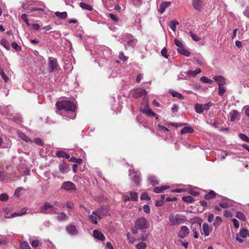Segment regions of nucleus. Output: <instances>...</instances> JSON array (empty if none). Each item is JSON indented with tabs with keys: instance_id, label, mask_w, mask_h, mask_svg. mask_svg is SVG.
<instances>
[{
	"instance_id": "obj_1",
	"label": "nucleus",
	"mask_w": 249,
	"mask_h": 249,
	"mask_svg": "<svg viewBox=\"0 0 249 249\" xmlns=\"http://www.w3.org/2000/svg\"><path fill=\"white\" fill-rule=\"evenodd\" d=\"M56 106L59 110H66L71 112H75L76 108L74 102L68 100L57 102Z\"/></svg>"
},
{
	"instance_id": "obj_2",
	"label": "nucleus",
	"mask_w": 249,
	"mask_h": 249,
	"mask_svg": "<svg viewBox=\"0 0 249 249\" xmlns=\"http://www.w3.org/2000/svg\"><path fill=\"white\" fill-rule=\"evenodd\" d=\"M169 220L171 226L181 224L187 220L185 216L180 214L170 215L169 217Z\"/></svg>"
},
{
	"instance_id": "obj_3",
	"label": "nucleus",
	"mask_w": 249,
	"mask_h": 249,
	"mask_svg": "<svg viewBox=\"0 0 249 249\" xmlns=\"http://www.w3.org/2000/svg\"><path fill=\"white\" fill-rule=\"evenodd\" d=\"M92 214L97 216L99 219H101L103 217L110 215L108 207L107 206H102L98 210L93 211Z\"/></svg>"
},
{
	"instance_id": "obj_4",
	"label": "nucleus",
	"mask_w": 249,
	"mask_h": 249,
	"mask_svg": "<svg viewBox=\"0 0 249 249\" xmlns=\"http://www.w3.org/2000/svg\"><path fill=\"white\" fill-rule=\"evenodd\" d=\"M135 228L140 230L146 229L148 228V223L144 217H139L136 221Z\"/></svg>"
},
{
	"instance_id": "obj_5",
	"label": "nucleus",
	"mask_w": 249,
	"mask_h": 249,
	"mask_svg": "<svg viewBox=\"0 0 249 249\" xmlns=\"http://www.w3.org/2000/svg\"><path fill=\"white\" fill-rule=\"evenodd\" d=\"M49 70L51 72H53L55 70H57L58 66V62L56 58L50 57L49 58Z\"/></svg>"
},
{
	"instance_id": "obj_6",
	"label": "nucleus",
	"mask_w": 249,
	"mask_h": 249,
	"mask_svg": "<svg viewBox=\"0 0 249 249\" xmlns=\"http://www.w3.org/2000/svg\"><path fill=\"white\" fill-rule=\"evenodd\" d=\"M248 231L244 228H241L238 233L236 234V239L239 243L244 242V240L242 238H246L248 236Z\"/></svg>"
},
{
	"instance_id": "obj_7",
	"label": "nucleus",
	"mask_w": 249,
	"mask_h": 249,
	"mask_svg": "<svg viewBox=\"0 0 249 249\" xmlns=\"http://www.w3.org/2000/svg\"><path fill=\"white\" fill-rule=\"evenodd\" d=\"M190 233L189 228L186 226H183L180 228V230L178 233V236L180 238H184L186 237Z\"/></svg>"
},
{
	"instance_id": "obj_8",
	"label": "nucleus",
	"mask_w": 249,
	"mask_h": 249,
	"mask_svg": "<svg viewBox=\"0 0 249 249\" xmlns=\"http://www.w3.org/2000/svg\"><path fill=\"white\" fill-rule=\"evenodd\" d=\"M192 5L196 10L200 11L204 7V0H192Z\"/></svg>"
},
{
	"instance_id": "obj_9",
	"label": "nucleus",
	"mask_w": 249,
	"mask_h": 249,
	"mask_svg": "<svg viewBox=\"0 0 249 249\" xmlns=\"http://www.w3.org/2000/svg\"><path fill=\"white\" fill-rule=\"evenodd\" d=\"M61 189L67 191L75 190L76 188L74 183L71 181H66L63 183Z\"/></svg>"
},
{
	"instance_id": "obj_10",
	"label": "nucleus",
	"mask_w": 249,
	"mask_h": 249,
	"mask_svg": "<svg viewBox=\"0 0 249 249\" xmlns=\"http://www.w3.org/2000/svg\"><path fill=\"white\" fill-rule=\"evenodd\" d=\"M66 230L67 233L71 235H76L78 231L74 225L72 224L69 225L66 227Z\"/></svg>"
},
{
	"instance_id": "obj_11",
	"label": "nucleus",
	"mask_w": 249,
	"mask_h": 249,
	"mask_svg": "<svg viewBox=\"0 0 249 249\" xmlns=\"http://www.w3.org/2000/svg\"><path fill=\"white\" fill-rule=\"evenodd\" d=\"M93 234L94 238L100 241H103L106 240L105 236L104 234L98 230H94L93 231Z\"/></svg>"
},
{
	"instance_id": "obj_12",
	"label": "nucleus",
	"mask_w": 249,
	"mask_h": 249,
	"mask_svg": "<svg viewBox=\"0 0 249 249\" xmlns=\"http://www.w3.org/2000/svg\"><path fill=\"white\" fill-rule=\"evenodd\" d=\"M147 92L144 89H137L135 90L133 96L136 98H139L142 96H146Z\"/></svg>"
},
{
	"instance_id": "obj_13",
	"label": "nucleus",
	"mask_w": 249,
	"mask_h": 249,
	"mask_svg": "<svg viewBox=\"0 0 249 249\" xmlns=\"http://www.w3.org/2000/svg\"><path fill=\"white\" fill-rule=\"evenodd\" d=\"M137 173V172H131L129 174V177L136 185H138L140 182V178Z\"/></svg>"
},
{
	"instance_id": "obj_14",
	"label": "nucleus",
	"mask_w": 249,
	"mask_h": 249,
	"mask_svg": "<svg viewBox=\"0 0 249 249\" xmlns=\"http://www.w3.org/2000/svg\"><path fill=\"white\" fill-rule=\"evenodd\" d=\"M213 79L217 83L218 86H224L226 84L225 79L221 76H214Z\"/></svg>"
},
{
	"instance_id": "obj_15",
	"label": "nucleus",
	"mask_w": 249,
	"mask_h": 249,
	"mask_svg": "<svg viewBox=\"0 0 249 249\" xmlns=\"http://www.w3.org/2000/svg\"><path fill=\"white\" fill-rule=\"evenodd\" d=\"M52 205L48 202H46L44 203L43 205L40 207L39 212L47 214L48 211Z\"/></svg>"
},
{
	"instance_id": "obj_16",
	"label": "nucleus",
	"mask_w": 249,
	"mask_h": 249,
	"mask_svg": "<svg viewBox=\"0 0 249 249\" xmlns=\"http://www.w3.org/2000/svg\"><path fill=\"white\" fill-rule=\"evenodd\" d=\"M211 230H210L208 224L206 223H204L202 225V233H203L205 236H208L210 234V232Z\"/></svg>"
},
{
	"instance_id": "obj_17",
	"label": "nucleus",
	"mask_w": 249,
	"mask_h": 249,
	"mask_svg": "<svg viewBox=\"0 0 249 249\" xmlns=\"http://www.w3.org/2000/svg\"><path fill=\"white\" fill-rule=\"evenodd\" d=\"M170 2L165 1L162 2L160 5L159 12L161 14L163 13L165 11V9L169 7L170 6Z\"/></svg>"
},
{
	"instance_id": "obj_18",
	"label": "nucleus",
	"mask_w": 249,
	"mask_h": 249,
	"mask_svg": "<svg viewBox=\"0 0 249 249\" xmlns=\"http://www.w3.org/2000/svg\"><path fill=\"white\" fill-rule=\"evenodd\" d=\"M239 116L240 114L239 112L236 110H233L230 113V119L231 122L234 121L238 119Z\"/></svg>"
},
{
	"instance_id": "obj_19",
	"label": "nucleus",
	"mask_w": 249,
	"mask_h": 249,
	"mask_svg": "<svg viewBox=\"0 0 249 249\" xmlns=\"http://www.w3.org/2000/svg\"><path fill=\"white\" fill-rule=\"evenodd\" d=\"M216 196V193L213 190H211L209 193L204 196V198L206 200H210L214 198Z\"/></svg>"
},
{
	"instance_id": "obj_20",
	"label": "nucleus",
	"mask_w": 249,
	"mask_h": 249,
	"mask_svg": "<svg viewBox=\"0 0 249 249\" xmlns=\"http://www.w3.org/2000/svg\"><path fill=\"white\" fill-rule=\"evenodd\" d=\"M169 188V187L168 186H166V185L157 187H155L153 189V192L155 193H160L163 191L166 190V189H168Z\"/></svg>"
},
{
	"instance_id": "obj_21",
	"label": "nucleus",
	"mask_w": 249,
	"mask_h": 249,
	"mask_svg": "<svg viewBox=\"0 0 249 249\" xmlns=\"http://www.w3.org/2000/svg\"><path fill=\"white\" fill-rule=\"evenodd\" d=\"M194 129L190 126L184 127L180 132V134L182 135L185 133H192Z\"/></svg>"
},
{
	"instance_id": "obj_22",
	"label": "nucleus",
	"mask_w": 249,
	"mask_h": 249,
	"mask_svg": "<svg viewBox=\"0 0 249 249\" xmlns=\"http://www.w3.org/2000/svg\"><path fill=\"white\" fill-rule=\"evenodd\" d=\"M178 52L185 56H189L190 55V53L186 49H185L183 46L181 47L180 48L178 49Z\"/></svg>"
},
{
	"instance_id": "obj_23",
	"label": "nucleus",
	"mask_w": 249,
	"mask_h": 249,
	"mask_svg": "<svg viewBox=\"0 0 249 249\" xmlns=\"http://www.w3.org/2000/svg\"><path fill=\"white\" fill-rule=\"evenodd\" d=\"M56 155L58 157L65 158L66 159H69L70 158V156L68 154L63 151H57Z\"/></svg>"
},
{
	"instance_id": "obj_24",
	"label": "nucleus",
	"mask_w": 249,
	"mask_h": 249,
	"mask_svg": "<svg viewBox=\"0 0 249 249\" xmlns=\"http://www.w3.org/2000/svg\"><path fill=\"white\" fill-rule=\"evenodd\" d=\"M129 196L131 201H137L138 200V194L135 192H129Z\"/></svg>"
},
{
	"instance_id": "obj_25",
	"label": "nucleus",
	"mask_w": 249,
	"mask_h": 249,
	"mask_svg": "<svg viewBox=\"0 0 249 249\" xmlns=\"http://www.w3.org/2000/svg\"><path fill=\"white\" fill-rule=\"evenodd\" d=\"M55 15L56 17L59 18L61 19H66L67 17V13L66 12H56Z\"/></svg>"
},
{
	"instance_id": "obj_26",
	"label": "nucleus",
	"mask_w": 249,
	"mask_h": 249,
	"mask_svg": "<svg viewBox=\"0 0 249 249\" xmlns=\"http://www.w3.org/2000/svg\"><path fill=\"white\" fill-rule=\"evenodd\" d=\"M201 71L200 68L196 69L195 71H189L187 72V74L192 76L193 77L196 76L197 74L200 73Z\"/></svg>"
},
{
	"instance_id": "obj_27",
	"label": "nucleus",
	"mask_w": 249,
	"mask_h": 249,
	"mask_svg": "<svg viewBox=\"0 0 249 249\" xmlns=\"http://www.w3.org/2000/svg\"><path fill=\"white\" fill-rule=\"evenodd\" d=\"M0 43L2 45L6 50H9L10 49V44L5 39H2Z\"/></svg>"
},
{
	"instance_id": "obj_28",
	"label": "nucleus",
	"mask_w": 249,
	"mask_h": 249,
	"mask_svg": "<svg viewBox=\"0 0 249 249\" xmlns=\"http://www.w3.org/2000/svg\"><path fill=\"white\" fill-rule=\"evenodd\" d=\"M195 111L197 113L200 114L204 111L203 108H202V104H199L197 103L195 105Z\"/></svg>"
},
{
	"instance_id": "obj_29",
	"label": "nucleus",
	"mask_w": 249,
	"mask_h": 249,
	"mask_svg": "<svg viewBox=\"0 0 249 249\" xmlns=\"http://www.w3.org/2000/svg\"><path fill=\"white\" fill-rule=\"evenodd\" d=\"M179 24V22L177 21L172 20L169 23V26L172 30L175 32L176 30V26Z\"/></svg>"
},
{
	"instance_id": "obj_30",
	"label": "nucleus",
	"mask_w": 249,
	"mask_h": 249,
	"mask_svg": "<svg viewBox=\"0 0 249 249\" xmlns=\"http://www.w3.org/2000/svg\"><path fill=\"white\" fill-rule=\"evenodd\" d=\"M80 6L83 9L88 10L89 11L92 10V7L90 5L86 4L84 2H81L80 3Z\"/></svg>"
},
{
	"instance_id": "obj_31",
	"label": "nucleus",
	"mask_w": 249,
	"mask_h": 249,
	"mask_svg": "<svg viewBox=\"0 0 249 249\" xmlns=\"http://www.w3.org/2000/svg\"><path fill=\"white\" fill-rule=\"evenodd\" d=\"M58 213V210L56 208L54 207L53 205H52L48 211V213L47 214H57Z\"/></svg>"
},
{
	"instance_id": "obj_32",
	"label": "nucleus",
	"mask_w": 249,
	"mask_h": 249,
	"mask_svg": "<svg viewBox=\"0 0 249 249\" xmlns=\"http://www.w3.org/2000/svg\"><path fill=\"white\" fill-rule=\"evenodd\" d=\"M222 222V219L220 216H216L215 222L213 223V225L215 228L218 227Z\"/></svg>"
},
{
	"instance_id": "obj_33",
	"label": "nucleus",
	"mask_w": 249,
	"mask_h": 249,
	"mask_svg": "<svg viewBox=\"0 0 249 249\" xmlns=\"http://www.w3.org/2000/svg\"><path fill=\"white\" fill-rule=\"evenodd\" d=\"M89 219L90 221L94 224H97V220L99 219L97 216H96L95 214H93L92 213L91 215L89 216Z\"/></svg>"
},
{
	"instance_id": "obj_34",
	"label": "nucleus",
	"mask_w": 249,
	"mask_h": 249,
	"mask_svg": "<svg viewBox=\"0 0 249 249\" xmlns=\"http://www.w3.org/2000/svg\"><path fill=\"white\" fill-rule=\"evenodd\" d=\"M182 200L185 202L192 203L194 201L195 198L193 196H188L182 197Z\"/></svg>"
},
{
	"instance_id": "obj_35",
	"label": "nucleus",
	"mask_w": 249,
	"mask_h": 249,
	"mask_svg": "<svg viewBox=\"0 0 249 249\" xmlns=\"http://www.w3.org/2000/svg\"><path fill=\"white\" fill-rule=\"evenodd\" d=\"M20 249H32L26 241H23L20 243Z\"/></svg>"
},
{
	"instance_id": "obj_36",
	"label": "nucleus",
	"mask_w": 249,
	"mask_h": 249,
	"mask_svg": "<svg viewBox=\"0 0 249 249\" xmlns=\"http://www.w3.org/2000/svg\"><path fill=\"white\" fill-rule=\"evenodd\" d=\"M67 215L64 212L60 213L57 216V219L59 221L64 220L67 219Z\"/></svg>"
},
{
	"instance_id": "obj_37",
	"label": "nucleus",
	"mask_w": 249,
	"mask_h": 249,
	"mask_svg": "<svg viewBox=\"0 0 249 249\" xmlns=\"http://www.w3.org/2000/svg\"><path fill=\"white\" fill-rule=\"evenodd\" d=\"M196 227H195L192 230V232H193V236H194V238H195L196 239L198 237V234L197 233V231L198 229V228H200L201 224L197 225Z\"/></svg>"
},
{
	"instance_id": "obj_38",
	"label": "nucleus",
	"mask_w": 249,
	"mask_h": 249,
	"mask_svg": "<svg viewBox=\"0 0 249 249\" xmlns=\"http://www.w3.org/2000/svg\"><path fill=\"white\" fill-rule=\"evenodd\" d=\"M200 80L203 83H208L210 84H212L213 83V81L212 80L208 78L206 76L201 77L200 78Z\"/></svg>"
},
{
	"instance_id": "obj_39",
	"label": "nucleus",
	"mask_w": 249,
	"mask_h": 249,
	"mask_svg": "<svg viewBox=\"0 0 249 249\" xmlns=\"http://www.w3.org/2000/svg\"><path fill=\"white\" fill-rule=\"evenodd\" d=\"M24 212H22L21 213H13L12 214H11V215L10 217H5V218H13L16 216H21V215L26 213L27 209L24 208Z\"/></svg>"
},
{
	"instance_id": "obj_40",
	"label": "nucleus",
	"mask_w": 249,
	"mask_h": 249,
	"mask_svg": "<svg viewBox=\"0 0 249 249\" xmlns=\"http://www.w3.org/2000/svg\"><path fill=\"white\" fill-rule=\"evenodd\" d=\"M236 217L243 221H245L246 220L245 215L241 212H237Z\"/></svg>"
},
{
	"instance_id": "obj_41",
	"label": "nucleus",
	"mask_w": 249,
	"mask_h": 249,
	"mask_svg": "<svg viewBox=\"0 0 249 249\" xmlns=\"http://www.w3.org/2000/svg\"><path fill=\"white\" fill-rule=\"evenodd\" d=\"M18 136L20 138H21L24 141L28 142L30 141V139L29 137H28L24 133L22 132H20L18 133Z\"/></svg>"
},
{
	"instance_id": "obj_42",
	"label": "nucleus",
	"mask_w": 249,
	"mask_h": 249,
	"mask_svg": "<svg viewBox=\"0 0 249 249\" xmlns=\"http://www.w3.org/2000/svg\"><path fill=\"white\" fill-rule=\"evenodd\" d=\"M171 93H172V95L173 96V97H177L179 99H184L183 95L181 93H178L177 91H172L171 92Z\"/></svg>"
},
{
	"instance_id": "obj_43",
	"label": "nucleus",
	"mask_w": 249,
	"mask_h": 249,
	"mask_svg": "<svg viewBox=\"0 0 249 249\" xmlns=\"http://www.w3.org/2000/svg\"><path fill=\"white\" fill-rule=\"evenodd\" d=\"M218 87V94L219 95L222 96L223 95V94L225 92L226 89L225 87H223V86Z\"/></svg>"
},
{
	"instance_id": "obj_44",
	"label": "nucleus",
	"mask_w": 249,
	"mask_h": 249,
	"mask_svg": "<svg viewBox=\"0 0 249 249\" xmlns=\"http://www.w3.org/2000/svg\"><path fill=\"white\" fill-rule=\"evenodd\" d=\"M137 249H145L146 248V243L141 242L139 243L136 245Z\"/></svg>"
},
{
	"instance_id": "obj_45",
	"label": "nucleus",
	"mask_w": 249,
	"mask_h": 249,
	"mask_svg": "<svg viewBox=\"0 0 249 249\" xmlns=\"http://www.w3.org/2000/svg\"><path fill=\"white\" fill-rule=\"evenodd\" d=\"M141 199L142 200H150L151 199V197L148 196L147 193L145 192L141 195Z\"/></svg>"
},
{
	"instance_id": "obj_46",
	"label": "nucleus",
	"mask_w": 249,
	"mask_h": 249,
	"mask_svg": "<svg viewBox=\"0 0 249 249\" xmlns=\"http://www.w3.org/2000/svg\"><path fill=\"white\" fill-rule=\"evenodd\" d=\"M239 137L242 141L249 142V138L246 135L240 133L239 135Z\"/></svg>"
},
{
	"instance_id": "obj_47",
	"label": "nucleus",
	"mask_w": 249,
	"mask_h": 249,
	"mask_svg": "<svg viewBox=\"0 0 249 249\" xmlns=\"http://www.w3.org/2000/svg\"><path fill=\"white\" fill-rule=\"evenodd\" d=\"M192 38L195 41H199L201 38L200 37L197 36V35L194 34L192 32L190 31L189 33Z\"/></svg>"
},
{
	"instance_id": "obj_48",
	"label": "nucleus",
	"mask_w": 249,
	"mask_h": 249,
	"mask_svg": "<svg viewBox=\"0 0 249 249\" xmlns=\"http://www.w3.org/2000/svg\"><path fill=\"white\" fill-rule=\"evenodd\" d=\"M145 113L148 116H154L156 117L157 115L156 113L153 112L151 109H149L144 111Z\"/></svg>"
},
{
	"instance_id": "obj_49",
	"label": "nucleus",
	"mask_w": 249,
	"mask_h": 249,
	"mask_svg": "<svg viewBox=\"0 0 249 249\" xmlns=\"http://www.w3.org/2000/svg\"><path fill=\"white\" fill-rule=\"evenodd\" d=\"M12 47L16 51H20L21 50V47L19 46L16 42H14L12 43Z\"/></svg>"
},
{
	"instance_id": "obj_50",
	"label": "nucleus",
	"mask_w": 249,
	"mask_h": 249,
	"mask_svg": "<svg viewBox=\"0 0 249 249\" xmlns=\"http://www.w3.org/2000/svg\"><path fill=\"white\" fill-rule=\"evenodd\" d=\"M9 196L7 194L4 193L0 195V200L6 201L8 199Z\"/></svg>"
},
{
	"instance_id": "obj_51",
	"label": "nucleus",
	"mask_w": 249,
	"mask_h": 249,
	"mask_svg": "<svg viewBox=\"0 0 249 249\" xmlns=\"http://www.w3.org/2000/svg\"><path fill=\"white\" fill-rule=\"evenodd\" d=\"M212 105H213V104L211 102H209L206 104L202 105V108H203V111L208 110L210 108V107L212 106Z\"/></svg>"
},
{
	"instance_id": "obj_52",
	"label": "nucleus",
	"mask_w": 249,
	"mask_h": 249,
	"mask_svg": "<svg viewBox=\"0 0 249 249\" xmlns=\"http://www.w3.org/2000/svg\"><path fill=\"white\" fill-rule=\"evenodd\" d=\"M33 248H36L38 246L39 244V241L38 240H34L30 242Z\"/></svg>"
},
{
	"instance_id": "obj_53",
	"label": "nucleus",
	"mask_w": 249,
	"mask_h": 249,
	"mask_svg": "<svg viewBox=\"0 0 249 249\" xmlns=\"http://www.w3.org/2000/svg\"><path fill=\"white\" fill-rule=\"evenodd\" d=\"M34 142L40 146H42L43 145V142L40 138H36L34 141Z\"/></svg>"
},
{
	"instance_id": "obj_54",
	"label": "nucleus",
	"mask_w": 249,
	"mask_h": 249,
	"mask_svg": "<svg viewBox=\"0 0 249 249\" xmlns=\"http://www.w3.org/2000/svg\"><path fill=\"white\" fill-rule=\"evenodd\" d=\"M0 75L1 78L4 80L5 82H7L8 80V78L7 75L5 74L3 71H0Z\"/></svg>"
},
{
	"instance_id": "obj_55",
	"label": "nucleus",
	"mask_w": 249,
	"mask_h": 249,
	"mask_svg": "<svg viewBox=\"0 0 249 249\" xmlns=\"http://www.w3.org/2000/svg\"><path fill=\"white\" fill-rule=\"evenodd\" d=\"M175 43L177 46L178 48H180L181 47L183 46V45L181 41L178 40V39H175Z\"/></svg>"
},
{
	"instance_id": "obj_56",
	"label": "nucleus",
	"mask_w": 249,
	"mask_h": 249,
	"mask_svg": "<svg viewBox=\"0 0 249 249\" xmlns=\"http://www.w3.org/2000/svg\"><path fill=\"white\" fill-rule=\"evenodd\" d=\"M149 180L151 184H152L153 185H155L156 184H158V181L155 179V178L154 177H150L149 178Z\"/></svg>"
},
{
	"instance_id": "obj_57",
	"label": "nucleus",
	"mask_w": 249,
	"mask_h": 249,
	"mask_svg": "<svg viewBox=\"0 0 249 249\" xmlns=\"http://www.w3.org/2000/svg\"><path fill=\"white\" fill-rule=\"evenodd\" d=\"M23 189L22 187H18L17 188L15 191L14 195L17 196H20V192Z\"/></svg>"
},
{
	"instance_id": "obj_58",
	"label": "nucleus",
	"mask_w": 249,
	"mask_h": 249,
	"mask_svg": "<svg viewBox=\"0 0 249 249\" xmlns=\"http://www.w3.org/2000/svg\"><path fill=\"white\" fill-rule=\"evenodd\" d=\"M119 57V58L121 60H123L124 61H126L127 59V58H128L127 57H126L124 55V53L123 52H120V53Z\"/></svg>"
},
{
	"instance_id": "obj_59",
	"label": "nucleus",
	"mask_w": 249,
	"mask_h": 249,
	"mask_svg": "<svg viewBox=\"0 0 249 249\" xmlns=\"http://www.w3.org/2000/svg\"><path fill=\"white\" fill-rule=\"evenodd\" d=\"M186 191V189L185 188L175 189L172 191L174 193H182Z\"/></svg>"
},
{
	"instance_id": "obj_60",
	"label": "nucleus",
	"mask_w": 249,
	"mask_h": 249,
	"mask_svg": "<svg viewBox=\"0 0 249 249\" xmlns=\"http://www.w3.org/2000/svg\"><path fill=\"white\" fill-rule=\"evenodd\" d=\"M27 15L26 14H23L21 15L20 18L22 20L24 21L27 24L29 25V23H28L29 20L27 18Z\"/></svg>"
},
{
	"instance_id": "obj_61",
	"label": "nucleus",
	"mask_w": 249,
	"mask_h": 249,
	"mask_svg": "<svg viewBox=\"0 0 249 249\" xmlns=\"http://www.w3.org/2000/svg\"><path fill=\"white\" fill-rule=\"evenodd\" d=\"M161 53L163 56L165 58L168 57L167 50L165 48H164L161 51Z\"/></svg>"
},
{
	"instance_id": "obj_62",
	"label": "nucleus",
	"mask_w": 249,
	"mask_h": 249,
	"mask_svg": "<svg viewBox=\"0 0 249 249\" xmlns=\"http://www.w3.org/2000/svg\"><path fill=\"white\" fill-rule=\"evenodd\" d=\"M66 207L68 209H72L74 207V203L71 201H68L66 203Z\"/></svg>"
},
{
	"instance_id": "obj_63",
	"label": "nucleus",
	"mask_w": 249,
	"mask_h": 249,
	"mask_svg": "<svg viewBox=\"0 0 249 249\" xmlns=\"http://www.w3.org/2000/svg\"><path fill=\"white\" fill-rule=\"evenodd\" d=\"M143 211L146 213H149L150 212L149 206L148 205H144L143 207Z\"/></svg>"
},
{
	"instance_id": "obj_64",
	"label": "nucleus",
	"mask_w": 249,
	"mask_h": 249,
	"mask_svg": "<svg viewBox=\"0 0 249 249\" xmlns=\"http://www.w3.org/2000/svg\"><path fill=\"white\" fill-rule=\"evenodd\" d=\"M109 17L111 18L112 20H113L114 21H118V18L116 16V15L113 14H109Z\"/></svg>"
}]
</instances>
